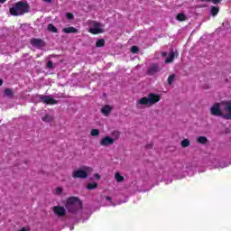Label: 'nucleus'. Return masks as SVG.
<instances>
[{"label": "nucleus", "instance_id": "nucleus-1", "mask_svg": "<svg viewBox=\"0 0 231 231\" xmlns=\"http://www.w3.org/2000/svg\"><path fill=\"white\" fill-rule=\"evenodd\" d=\"M214 116H222L226 120H231V100L216 103L210 109Z\"/></svg>", "mask_w": 231, "mask_h": 231}, {"label": "nucleus", "instance_id": "nucleus-2", "mask_svg": "<svg viewBox=\"0 0 231 231\" xmlns=\"http://www.w3.org/2000/svg\"><path fill=\"white\" fill-rule=\"evenodd\" d=\"M65 208L70 214H79L82 210V201L77 197H69L65 204Z\"/></svg>", "mask_w": 231, "mask_h": 231}, {"label": "nucleus", "instance_id": "nucleus-3", "mask_svg": "<svg viewBox=\"0 0 231 231\" xmlns=\"http://www.w3.org/2000/svg\"><path fill=\"white\" fill-rule=\"evenodd\" d=\"M160 96L154 93H151L148 97H143L137 100L136 107L142 109V106H146L147 107H151V106H154V104L160 102Z\"/></svg>", "mask_w": 231, "mask_h": 231}, {"label": "nucleus", "instance_id": "nucleus-4", "mask_svg": "<svg viewBox=\"0 0 231 231\" xmlns=\"http://www.w3.org/2000/svg\"><path fill=\"white\" fill-rule=\"evenodd\" d=\"M93 172V168L89 166H82L79 170H76L72 173L73 178H80L81 180H84L89 176Z\"/></svg>", "mask_w": 231, "mask_h": 231}, {"label": "nucleus", "instance_id": "nucleus-5", "mask_svg": "<svg viewBox=\"0 0 231 231\" xmlns=\"http://www.w3.org/2000/svg\"><path fill=\"white\" fill-rule=\"evenodd\" d=\"M28 12V5L23 2H18L15 5L10 8V13L12 15H23Z\"/></svg>", "mask_w": 231, "mask_h": 231}, {"label": "nucleus", "instance_id": "nucleus-6", "mask_svg": "<svg viewBox=\"0 0 231 231\" xmlns=\"http://www.w3.org/2000/svg\"><path fill=\"white\" fill-rule=\"evenodd\" d=\"M89 24L90 26H92L88 29V32H89V33H93L94 35H97L104 32V25H102V23H97L95 21H90Z\"/></svg>", "mask_w": 231, "mask_h": 231}, {"label": "nucleus", "instance_id": "nucleus-7", "mask_svg": "<svg viewBox=\"0 0 231 231\" xmlns=\"http://www.w3.org/2000/svg\"><path fill=\"white\" fill-rule=\"evenodd\" d=\"M99 143L102 147H109V145H113V143H115V139L113 137L106 136L101 139Z\"/></svg>", "mask_w": 231, "mask_h": 231}, {"label": "nucleus", "instance_id": "nucleus-8", "mask_svg": "<svg viewBox=\"0 0 231 231\" xmlns=\"http://www.w3.org/2000/svg\"><path fill=\"white\" fill-rule=\"evenodd\" d=\"M55 216H57L58 217H63V216H66V208H64L63 207L60 206H55L52 208Z\"/></svg>", "mask_w": 231, "mask_h": 231}, {"label": "nucleus", "instance_id": "nucleus-9", "mask_svg": "<svg viewBox=\"0 0 231 231\" xmlns=\"http://www.w3.org/2000/svg\"><path fill=\"white\" fill-rule=\"evenodd\" d=\"M32 46H34V48H42L44 46V42L41 39L33 38L31 40Z\"/></svg>", "mask_w": 231, "mask_h": 231}, {"label": "nucleus", "instance_id": "nucleus-10", "mask_svg": "<svg viewBox=\"0 0 231 231\" xmlns=\"http://www.w3.org/2000/svg\"><path fill=\"white\" fill-rule=\"evenodd\" d=\"M162 68L158 64H152L148 69V75H154V73H158Z\"/></svg>", "mask_w": 231, "mask_h": 231}, {"label": "nucleus", "instance_id": "nucleus-11", "mask_svg": "<svg viewBox=\"0 0 231 231\" xmlns=\"http://www.w3.org/2000/svg\"><path fill=\"white\" fill-rule=\"evenodd\" d=\"M41 100L42 102H43V104H51V106H53V104H57V101L50 96L42 97Z\"/></svg>", "mask_w": 231, "mask_h": 231}, {"label": "nucleus", "instance_id": "nucleus-12", "mask_svg": "<svg viewBox=\"0 0 231 231\" xmlns=\"http://www.w3.org/2000/svg\"><path fill=\"white\" fill-rule=\"evenodd\" d=\"M62 32H64V33H77V32H79V30L77 28L71 26V27L63 28Z\"/></svg>", "mask_w": 231, "mask_h": 231}, {"label": "nucleus", "instance_id": "nucleus-13", "mask_svg": "<svg viewBox=\"0 0 231 231\" xmlns=\"http://www.w3.org/2000/svg\"><path fill=\"white\" fill-rule=\"evenodd\" d=\"M175 55H176V53H174V51H171L169 56L165 60V63L169 64V63L172 62V60H174Z\"/></svg>", "mask_w": 231, "mask_h": 231}, {"label": "nucleus", "instance_id": "nucleus-14", "mask_svg": "<svg viewBox=\"0 0 231 231\" xmlns=\"http://www.w3.org/2000/svg\"><path fill=\"white\" fill-rule=\"evenodd\" d=\"M210 14H211V15L216 17V15H217V14H219V7H217V6H211Z\"/></svg>", "mask_w": 231, "mask_h": 231}, {"label": "nucleus", "instance_id": "nucleus-15", "mask_svg": "<svg viewBox=\"0 0 231 231\" xmlns=\"http://www.w3.org/2000/svg\"><path fill=\"white\" fill-rule=\"evenodd\" d=\"M103 115H109V113H111V106L109 105L105 106L102 109H101Z\"/></svg>", "mask_w": 231, "mask_h": 231}, {"label": "nucleus", "instance_id": "nucleus-16", "mask_svg": "<svg viewBox=\"0 0 231 231\" xmlns=\"http://www.w3.org/2000/svg\"><path fill=\"white\" fill-rule=\"evenodd\" d=\"M97 187H98V184L97 182L88 183L87 185V189L88 190H93V189H97Z\"/></svg>", "mask_w": 231, "mask_h": 231}, {"label": "nucleus", "instance_id": "nucleus-17", "mask_svg": "<svg viewBox=\"0 0 231 231\" xmlns=\"http://www.w3.org/2000/svg\"><path fill=\"white\" fill-rule=\"evenodd\" d=\"M176 19H177V21H186L187 16L185 14H183V13H180V14H177Z\"/></svg>", "mask_w": 231, "mask_h": 231}, {"label": "nucleus", "instance_id": "nucleus-18", "mask_svg": "<svg viewBox=\"0 0 231 231\" xmlns=\"http://www.w3.org/2000/svg\"><path fill=\"white\" fill-rule=\"evenodd\" d=\"M47 28H48L49 32H52V33H57V32H58L57 27H55L51 23H50Z\"/></svg>", "mask_w": 231, "mask_h": 231}, {"label": "nucleus", "instance_id": "nucleus-19", "mask_svg": "<svg viewBox=\"0 0 231 231\" xmlns=\"http://www.w3.org/2000/svg\"><path fill=\"white\" fill-rule=\"evenodd\" d=\"M53 117L50 114H45V116L42 117L43 122H51Z\"/></svg>", "mask_w": 231, "mask_h": 231}, {"label": "nucleus", "instance_id": "nucleus-20", "mask_svg": "<svg viewBox=\"0 0 231 231\" xmlns=\"http://www.w3.org/2000/svg\"><path fill=\"white\" fill-rule=\"evenodd\" d=\"M91 136H99L100 130L99 129H92L90 132Z\"/></svg>", "mask_w": 231, "mask_h": 231}, {"label": "nucleus", "instance_id": "nucleus-21", "mask_svg": "<svg viewBox=\"0 0 231 231\" xmlns=\"http://www.w3.org/2000/svg\"><path fill=\"white\" fill-rule=\"evenodd\" d=\"M197 142H199V143H207L208 140L205 136H199L198 137Z\"/></svg>", "mask_w": 231, "mask_h": 231}, {"label": "nucleus", "instance_id": "nucleus-22", "mask_svg": "<svg viewBox=\"0 0 231 231\" xmlns=\"http://www.w3.org/2000/svg\"><path fill=\"white\" fill-rule=\"evenodd\" d=\"M115 179L116 181H124V176L120 175V172H116L115 175Z\"/></svg>", "mask_w": 231, "mask_h": 231}, {"label": "nucleus", "instance_id": "nucleus-23", "mask_svg": "<svg viewBox=\"0 0 231 231\" xmlns=\"http://www.w3.org/2000/svg\"><path fill=\"white\" fill-rule=\"evenodd\" d=\"M105 42H106L104 41V39H100V40H98V41L97 42L96 46H97V48H102V46H104Z\"/></svg>", "mask_w": 231, "mask_h": 231}, {"label": "nucleus", "instance_id": "nucleus-24", "mask_svg": "<svg viewBox=\"0 0 231 231\" xmlns=\"http://www.w3.org/2000/svg\"><path fill=\"white\" fill-rule=\"evenodd\" d=\"M181 145H182V147H189V145H190V141H189V139H184L181 142Z\"/></svg>", "mask_w": 231, "mask_h": 231}, {"label": "nucleus", "instance_id": "nucleus-25", "mask_svg": "<svg viewBox=\"0 0 231 231\" xmlns=\"http://www.w3.org/2000/svg\"><path fill=\"white\" fill-rule=\"evenodd\" d=\"M4 93H5V97H12V95H13L12 89H10V88H5Z\"/></svg>", "mask_w": 231, "mask_h": 231}, {"label": "nucleus", "instance_id": "nucleus-26", "mask_svg": "<svg viewBox=\"0 0 231 231\" xmlns=\"http://www.w3.org/2000/svg\"><path fill=\"white\" fill-rule=\"evenodd\" d=\"M174 79H175V76L174 75H171L169 78H168V84L172 85V82H174Z\"/></svg>", "mask_w": 231, "mask_h": 231}, {"label": "nucleus", "instance_id": "nucleus-27", "mask_svg": "<svg viewBox=\"0 0 231 231\" xmlns=\"http://www.w3.org/2000/svg\"><path fill=\"white\" fill-rule=\"evenodd\" d=\"M55 194H56L57 196H60V194H62V188L58 187V188L56 189Z\"/></svg>", "mask_w": 231, "mask_h": 231}, {"label": "nucleus", "instance_id": "nucleus-28", "mask_svg": "<svg viewBox=\"0 0 231 231\" xmlns=\"http://www.w3.org/2000/svg\"><path fill=\"white\" fill-rule=\"evenodd\" d=\"M105 199H106V201H108L107 205H109V206L113 205V201L111 200V197L106 196L105 198Z\"/></svg>", "mask_w": 231, "mask_h": 231}, {"label": "nucleus", "instance_id": "nucleus-29", "mask_svg": "<svg viewBox=\"0 0 231 231\" xmlns=\"http://www.w3.org/2000/svg\"><path fill=\"white\" fill-rule=\"evenodd\" d=\"M132 53H138V47L137 46H133L131 48Z\"/></svg>", "mask_w": 231, "mask_h": 231}, {"label": "nucleus", "instance_id": "nucleus-30", "mask_svg": "<svg viewBox=\"0 0 231 231\" xmlns=\"http://www.w3.org/2000/svg\"><path fill=\"white\" fill-rule=\"evenodd\" d=\"M66 17H67V19L71 20V19H73V14H71V13H67Z\"/></svg>", "mask_w": 231, "mask_h": 231}, {"label": "nucleus", "instance_id": "nucleus-31", "mask_svg": "<svg viewBox=\"0 0 231 231\" xmlns=\"http://www.w3.org/2000/svg\"><path fill=\"white\" fill-rule=\"evenodd\" d=\"M47 68H49V69L53 68V61H48Z\"/></svg>", "mask_w": 231, "mask_h": 231}, {"label": "nucleus", "instance_id": "nucleus-32", "mask_svg": "<svg viewBox=\"0 0 231 231\" xmlns=\"http://www.w3.org/2000/svg\"><path fill=\"white\" fill-rule=\"evenodd\" d=\"M221 1H223V0H211V3H213V5H219V3H221Z\"/></svg>", "mask_w": 231, "mask_h": 231}, {"label": "nucleus", "instance_id": "nucleus-33", "mask_svg": "<svg viewBox=\"0 0 231 231\" xmlns=\"http://www.w3.org/2000/svg\"><path fill=\"white\" fill-rule=\"evenodd\" d=\"M94 178H95L96 180H100V174L96 173V174L94 175Z\"/></svg>", "mask_w": 231, "mask_h": 231}, {"label": "nucleus", "instance_id": "nucleus-34", "mask_svg": "<svg viewBox=\"0 0 231 231\" xmlns=\"http://www.w3.org/2000/svg\"><path fill=\"white\" fill-rule=\"evenodd\" d=\"M221 169H225V167H228L226 164L220 165Z\"/></svg>", "mask_w": 231, "mask_h": 231}, {"label": "nucleus", "instance_id": "nucleus-35", "mask_svg": "<svg viewBox=\"0 0 231 231\" xmlns=\"http://www.w3.org/2000/svg\"><path fill=\"white\" fill-rule=\"evenodd\" d=\"M45 1L46 3H51V0H43Z\"/></svg>", "mask_w": 231, "mask_h": 231}, {"label": "nucleus", "instance_id": "nucleus-36", "mask_svg": "<svg viewBox=\"0 0 231 231\" xmlns=\"http://www.w3.org/2000/svg\"><path fill=\"white\" fill-rule=\"evenodd\" d=\"M0 86H3V79H0Z\"/></svg>", "mask_w": 231, "mask_h": 231}, {"label": "nucleus", "instance_id": "nucleus-37", "mask_svg": "<svg viewBox=\"0 0 231 231\" xmlns=\"http://www.w3.org/2000/svg\"><path fill=\"white\" fill-rule=\"evenodd\" d=\"M167 55V52H162V57H165Z\"/></svg>", "mask_w": 231, "mask_h": 231}, {"label": "nucleus", "instance_id": "nucleus-38", "mask_svg": "<svg viewBox=\"0 0 231 231\" xmlns=\"http://www.w3.org/2000/svg\"><path fill=\"white\" fill-rule=\"evenodd\" d=\"M5 1H6V0H0V3L3 4V3H5Z\"/></svg>", "mask_w": 231, "mask_h": 231}, {"label": "nucleus", "instance_id": "nucleus-39", "mask_svg": "<svg viewBox=\"0 0 231 231\" xmlns=\"http://www.w3.org/2000/svg\"><path fill=\"white\" fill-rule=\"evenodd\" d=\"M201 1H203V2H205V1H207V2H210L211 0H201Z\"/></svg>", "mask_w": 231, "mask_h": 231}, {"label": "nucleus", "instance_id": "nucleus-40", "mask_svg": "<svg viewBox=\"0 0 231 231\" xmlns=\"http://www.w3.org/2000/svg\"><path fill=\"white\" fill-rule=\"evenodd\" d=\"M70 230H73V226L70 227Z\"/></svg>", "mask_w": 231, "mask_h": 231}]
</instances>
